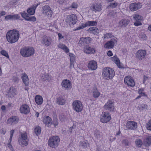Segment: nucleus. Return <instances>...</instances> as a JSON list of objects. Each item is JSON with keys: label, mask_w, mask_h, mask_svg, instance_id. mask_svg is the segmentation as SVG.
Instances as JSON below:
<instances>
[{"label": "nucleus", "mask_w": 151, "mask_h": 151, "mask_svg": "<svg viewBox=\"0 0 151 151\" xmlns=\"http://www.w3.org/2000/svg\"><path fill=\"white\" fill-rule=\"evenodd\" d=\"M104 108L106 110L114 112L115 111L114 102L111 100L109 101L104 105Z\"/></svg>", "instance_id": "10"}, {"label": "nucleus", "mask_w": 151, "mask_h": 151, "mask_svg": "<svg viewBox=\"0 0 151 151\" xmlns=\"http://www.w3.org/2000/svg\"><path fill=\"white\" fill-rule=\"evenodd\" d=\"M40 4V3H38L37 5H34L33 7L28 9L27 12L28 13L31 15H33L35 12V9L37 6Z\"/></svg>", "instance_id": "30"}, {"label": "nucleus", "mask_w": 151, "mask_h": 151, "mask_svg": "<svg viewBox=\"0 0 151 151\" xmlns=\"http://www.w3.org/2000/svg\"><path fill=\"white\" fill-rule=\"evenodd\" d=\"M52 124L54 125L55 127L57 126L58 124V119L56 118L54 119Z\"/></svg>", "instance_id": "48"}, {"label": "nucleus", "mask_w": 151, "mask_h": 151, "mask_svg": "<svg viewBox=\"0 0 151 151\" xmlns=\"http://www.w3.org/2000/svg\"><path fill=\"white\" fill-rule=\"evenodd\" d=\"M134 25L136 26H138L142 24L139 21H137L134 23Z\"/></svg>", "instance_id": "58"}, {"label": "nucleus", "mask_w": 151, "mask_h": 151, "mask_svg": "<svg viewBox=\"0 0 151 151\" xmlns=\"http://www.w3.org/2000/svg\"><path fill=\"white\" fill-rule=\"evenodd\" d=\"M1 53L2 55L5 56L7 58H9V56L8 53L4 50H2L1 51Z\"/></svg>", "instance_id": "47"}, {"label": "nucleus", "mask_w": 151, "mask_h": 151, "mask_svg": "<svg viewBox=\"0 0 151 151\" xmlns=\"http://www.w3.org/2000/svg\"><path fill=\"white\" fill-rule=\"evenodd\" d=\"M100 93L97 89H94L93 92V96L95 98H98L99 96Z\"/></svg>", "instance_id": "38"}, {"label": "nucleus", "mask_w": 151, "mask_h": 151, "mask_svg": "<svg viewBox=\"0 0 151 151\" xmlns=\"http://www.w3.org/2000/svg\"><path fill=\"white\" fill-rule=\"evenodd\" d=\"M123 142L125 146H128L129 145V142L127 139H124L123 140Z\"/></svg>", "instance_id": "54"}, {"label": "nucleus", "mask_w": 151, "mask_h": 151, "mask_svg": "<svg viewBox=\"0 0 151 151\" xmlns=\"http://www.w3.org/2000/svg\"><path fill=\"white\" fill-rule=\"evenodd\" d=\"M102 6L100 4L95 3L91 7V9L95 12H99L102 10Z\"/></svg>", "instance_id": "19"}, {"label": "nucleus", "mask_w": 151, "mask_h": 151, "mask_svg": "<svg viewBox=\"0 0 151 151\" xmlns=\"http://www.w3.org/2000/svg\"><path fill=\"white\" fill-rule=\"evenodd\" d=\"M133 18L136 21H140L142 20V17L141 15L138 14H135Z\"/></svg>", "instance_id": "39"}, {"label": "nucleus", "mask_w": 151, "mask_h": 151, "mask_svg": "<svg viewBox=\"0 0 151 151\" xmlns=\"http://www.w3.org/2000/svg\"><path fill=\"white\" fill-rule=\"evenodd\" d=\"M21 113L27 114L29 112V109L28 105L24 104L22 105L20 109Z\"/></svg>", "instance_id": "26"}, {"label": "nucleus", "mask_w": 151, "mask_h": 151, "mask_svg": "<svg viewBox=\"0 0 151 151\" xmlns=\"http://www.w3.org/2000/svg\"><path fill=\"white\" fill-rule=\"evenodd\" d=\"M9 94L11 95L12 96H14L16 94V91L15 88H11L9 91Z\"/></svg>", "instance_id": "41"}, {"label": "nucleus", "mask_w": 151, "mask_h": 151, "mask_svg": "<svg viewBox=\"0 0 151 151\" xmlns=\"http://www.w3.org/2000/svg\"><path fill=\"white\" fill-rule=\"evenodd\" d=\"M147 105L146 104H142L141 105V107L142 108V110H143V109H145L147 107Z\"/></svg>", "instance_id": "64"}, {"label": "nucleus", "mask_w": 151, "mask_h": 151, "mask_svg": "<svg viewBox=\"0 0 151 151\" xmlns=\"http://www.w3.org/2000/svg\"><path fill=\"white\" fill-rule=\"evenodd\" d=\"M143 90L142 89H140L138 91L139 93L140 94L141 96H143L145 94L144 93L142 92Z\"/></svg>", "instance_id": "56"}, {"label": "nucleus", "mask_w": 151, "mask_h": 151, "mask_svg": "<svg viewBox=\"0 0 151 151\" xmlns=\"http://www.w3.org/2000/svg\"><path fill=\"white\" fill-rule=\"evenodd\" d=\"M146 54V51L145 50H139L136 53V58L139 60H141L145 57Z\"/></svg>", "instance_id": "11"}, {"label": "nucleus", "mask_w": 151, "mask_h": 151, "mask_svg": "<svg viewBox=\"0 0 151 151\" xmlns=\"http://www.w3.org/2000/svg\"><path fill=\"white\" fill-rule=\"evenodd\" d=\"M85 25H86L85 24H82V26L78 27L77 28V29L79 30L81 29H83L84 27H86V26H85Z\"/></svg>", "instance_id": "57"}, {"label": "nucleus", "mask_w": 151, "mask_h": 151, "mask_svg": "<svg viewBox=\"0 0 151 151\" xmlns=\"http://www.w3.org/2000/svg\"><path fill=\"white\" fill-rule=\"evenodd\" d=\"M117 41L115 39H112L111 40L108 42L105 45L106 48L109 49L112 48L115 44L116 43Z\"/></svg>", "instance_id": "23"}, {"label": "nucleus", "mask_w": 151, "mask_h": 151, "mask_svg": "<svg viewBox=\"0 0 151 151\" xmlns=\"http://www.w3.org/2000/svg\"><path fill=\"white\" fill-rule=\"evenodd\" d=\"M20 53L22 56L27 57L33 55L35 50L32 47H25L21 49Z\"/></svg>", "instance_id": "3"}, {"label": "nucleus", "mask_w": 151, "mask_h": 151, "mask_svg": "<svg viewBox=\"0 0 151 151\" xmlns=\"http://www.w3.org/2000/svg\"><path fill=\"white\" fill-rule=\"evenodd\" d=\"M19 36V32L14 29L10 30L7 33L6 37L8 42L13 43L17 41Z\"/></svg>", "instance_id": "1"}, {"label": "nucleus", "mask_w": 151, "mask_h": 151, "mask_svg": "<svg viewBox=\"0 0 151 151\" xmlns=\"http://www.w3.org/2000/svg\"><path fill=\"white\" fill-rule=\"evenodd\" d=\"M43 13L44 15L47 16L48 17H51L52 12L51 10L50 7L47 5H45L43 7Z\"/></svg>", "instance_id": "12"}, {"label": "nucleus", "mask_w": 151, "mask_h": 151, "mask_svg": "<svg viewBox=\"0 0 151 151\" xmlns=\"http://www.w3.org/2000/svg\"><path fill=\"white\" fill-rule=\"evenodd\" d=\"M71 7L73 8H76L77 7V4L76 3H73L71 5Z\"/></svg>", "instance_id": "55"}, {"label": "nucleus", "mask_w": 151, "mask_h": 151, "mask_svg": "<svg viewBox=\"0 0 151 151\" xmlns=\"http://www.w3.org/2000/svg\"><path fill=\"white\" fill-rule=\"evenodd\" d=\"M147 129L151 130V120H150L147 124Z\"/></svg>", "instance_id": "49"}, {"label": "nucleus", "mask_w": 151, "mask_h": 151, "mask_svg": "<svg viewBox=\"0 0 151 151\" xmlns=\"http://www.w3.org/2000/svg\"><path fill=\"white\" fill-rule=\"evenodd\" d=\"M58 36L59 37V40H60L63 38V36L61 34L58 33Z\"/></svg>", "instance_id": "62"}, {"label": "nucleus", "mask_w": 151, "mask_h": 151, "mask_svg": "<svg viewBox=\"0 0 151 151\" xmlns=\"http://www.w3.org/2000/svg\"><path fill=\"white\" fill-rule=\"evenodd\" d=\"M101 121L103 123H106L109 122L111 119V117L109 113L103 112L100 117Z\"/></svg>", "instance_id": "9"}, {"label": "nucleus", "mask_w": 151, "mask_h": 151, "mask_svg": "<svg viewBox=\"0 0 151 151\" xmlns=\"http://www.w3.org/2000/svg\"><path fill=\"white\" fill-rule=\"evenodd\" d=\"M19 119L16 116H12L9 118L7 120L8 124H15L17 123L19 121Z\"/></svg>", "instance_id": "25"}, {"label": "nucleus", "mask_w": 151, "mask_h": 151, "mask_svg": "<svg viewBox=\"0 0 151 151\" xmlns=\"http://www.w3.org/2000/svg\"><path fill=\"white\" fill-rule=\"evenodd\" d=\"M95 136L97 138H99L100 137L101 135L99 132H98L94 134Z\"/></svg>", "instance_id": "60"}, {"label": "nucleus", "mask_w": 151, "mask_h": 151, "mask_svg": "<svg viewBox=\"0 0 151 151\" xmlns=\"http://www.w3.org/2000/svg\"><path fill=\"white\" fill-rule=\"evenodd\" d=\"M85 26H95L97 24V22L95 21H88L85 23Z\"/></svg>", "instance_id": "37"}, {"label": "nucleus", "mask_w": 151, "mask_h": 151, "mask_svg": "<svg viewBox=\"0 0 151 151\" xmlns=\"http://www.w3.org/2000/svg\"><path fill=\"white\" fill-rule=\"evenodd\" d=\"M113 55L111 51H109L107 52V55L109 56H111Z\"/></svg>", "instance_id": "63"}, {"label": "nucleus", "mask_w": 151, "mask_h": 151, "mask_svg": "<svg viewBox=\"0 0 151 151\" xmlns=\"http://www.w3.org/2000/svg\"><path fill=\"white\" fill-rule=\"evenodd\" d=\"M127 128L132 129L135 130L137 128V123L134 121H129L127 122L126 125Z\"/></svg>", "instance_id": "16"}, {"label": "nucleus", "mask_w": 151, "mask_h": 151, "mask_svg": "<svg viewBox=\"0 0 151 151\" xmlns=\"http://www.w3.org/2000/svg\"><path fill=\"white\" fill-rule=\"evenodd\" d=\"M43 122L45 124V126L47 127L50 126L52 123V119L49 116H45L43 119Z\"/></svg>", "instance_id": "27"}, {"label": "nucleus", "mask_w": 151, "mask_h": 151, "mask_svg": "<svg viewBox=\"0 0 151 151\" xmlns=\"http://www.w3.org/2000/svg\"><path fill=\"white\" fill-rule=\"evenodd\" d=\"M22 79L25 85L27 86L29 84V80L27 76L26 73H24L23 74V76L22 77Z\"/></svg>", "instance_id": "32"}, {"label": "nucleus", "mask_w": 151, "mask_h": 151, "mask_svg": "<svg viewBox=\"0 0 151 151\" xmlns=\"http://www.w3.org/2000/svg\"><path fill=\"white\" fill-rule=\"evenodd\" d=\"M60 139L57 136L52 137L48 141L49 145L52 148L57 147L59 143Z\"/></svg>", "instance_id": "4"}, {"label": "nucleus", "mask_w": 151, "mask_h": 151, "mask_svg": "<svg viewBox=\"0 0 151 151\" xmlns=\"http://www.w3.org/2000/svg\"><path fill=\"white\" fill-rule=\"evenodd\" d=\"M11 142L9 141V143L7 144V146L11 150H12L13 149V148L12 145L11 144Z\"/></svg>", "instance_id": "59"}, {"label": "nucleus", "mask_w": 151, "mask_h": 151, "mask_svg": "<svg viewBox=\"0 0 151 151\" xmlns=\"http://www.w3.org/2000/svg\"><path fill=\"white\" fill-rule=\"evenodd\" d=\"M135 143L136 145L139 147H140L142 144V141L141 139H136L135 141Z\"/></svg>", "instance_id": "44"}, {"label": "nucleus", "mask_w": 151, "mask_h": 151, "mask_svg": "<svg viewBox=\"0 0 151 151\" xmlns=\"http://www.w3.org/2000/svg\"><path fill=\"white\" fill-rule=\"evenodd\" d=\"M77 17L74 14L69 15L67 16L66 19V22L70 25H73L77 22Z\"/></svg>", "instance_id": "7"}, {"label": "nucleus", "mask_w": 151, "mask_h": 151, "mask_svg": "<svg viewBox=\"0 0 151 151\" xmlns=\"http://www.w3.org/2000/svg\"><path fill=\"white\" fill-rule=\"evenodd\" d=\"M80 145L84 148L87 147L88 146V144L87 141L80 142Z\"/></svg>", "instance_id": "42"}, {"label": "nucleus", "mask_w": 151, "mask_h": 151, "mask_svg": "<svg viewBox=\"0 0 151 151\" xmlns=\"http://www.w3.org/2000/svg\"><path fill=\"white\" fill-rule=\"evenodd\" d=\"M41 132V129L40 127H38L35 128V132L37 135L39 134Z\"/></svg>", "instance_id": "43"}, {"label": "nucleus", "mask_w": 151, "mask_h": 151, "mask_svg": "<svg viewBox=\"0 0 151 151\" xmlns=\"http://www.w3.org/2000/svg\"><path fill=\"white\" fill-rule=\"evenodd\" d=\"M57 2L60 4H62L65 2V0H57Z\"/></svg>", "instance_id": "53"}, {"label": "nucleus", "mask_w": 151, "mask_h": 151, "mask_svg": "<svg viewBox=\"0 0 151 151\" xmlns=\"http://www.w3.org/2000/svg\"><path fill=\"white\" fill-rule=\"evenodd\" d=\"M62 86L63 87L67 90L70 89L71 88V82L67 79L64 80L62 81Z\"/></svg>", "instance_id": "17"}, {"label": "nucleus", "mask_w": 151, "mask_h": 151, "mask_svg": "<svg viewBox=\"0 0 151 151\" xmlns=\"http://www.w3.org/2000/svg\"><path fill=\"white\" fill-rule=\"evenodd\" d=\"M83 51L87 54H94L96 52V50L94 48L87 45L84 47Z\"/></svg>", "instance_id": "21"}, {"label": "nucleus", "mask_w": 151, "mask_h": 151, "mask_svg": "<svg viewBox=\"0 0 151 151\" xmlns=\"http://www.w3.org/2000/svg\"><path fill=\"white\" fill-rule=\"evenodd\" d=\"M21 137L19 138L18 141L20 145L26 146L27 145V134L26 133L21 134Z\"/></svg>", "instance_id": "8"}, {"label": "nucleus", "mask_w": 151, "mask_h": 151, "mask_svg": "<svg viewBox=\"0 0 151 151\" xmlns=\"http://www.w3.org/2000/svg\"><path fill=\"white\" fill-rule=\"evenodd\" d=\"M89 32L92 33L94 34H99V29L95 27H91L88 29Z\"/></svg>", "instance_id": "33"}, {"label": "nucleus", "mask_w": 151, "mask_h": 151, "mask_svg": "<svg viewBox=\"0 0 151 151\" xmlns=\"http://www.w3.org/2000/svg\"><path fill=\"white\" fill-rule=\"evenodd\" d=\"M139 37L142 40H144L147 39V37L145 34H141L139 35Z\"/></svg>", "instance_id": "45"}, {"label": "nucleus", "mask_w": 151, "mask_h": 151, "mask_svg": "<svg viewBox=\"0 0 151 151\" xmlns=\"http://www.w3.org/2000/svg\"><path fill=\"white\" fill-rule=\"evenodd\" d=\"M69 55L70 57V62H74L75 59L74 55L73 54L69 53Z\"/></svg>", "instance_id": "50"}, {"label": "nucleus", "mask_w": 151, "mask_h": 151, "mask_svg": "<svg viewBox=\"0 0 151 151\" xmlns=\"http://www.w3.org/2000/svg\"><path fill=\"white\" fill-rule=\"evenodd\" d=\"M52 42V40L50 37L46 36H43L42 38V42L46 46H49Z\"/></svg>", "instance_id": "13"}, {"label": "nucleus", "mask_w": 151, "mask_h": 151, "mask_svg": "<svg viewBox=\"0 0 151 151\" xmlns=\"http://www.w3.org/2000/svg\"><path fill=\"white\" fill-rule=\"evenodd\" d=\"M41 79L43 81H50L52 79V76L48 73H45L42 75L41 77Z\"/></svg>", "instance_id": "29"}, {"label": "nucleus", "mask_w": 151, "mask_h": 151, "mask_svg": "<svg viewBox=\"0 0 151 151\" xmlns=\"http://www.w3.org/2000/svg\"><path fill=\"white\" fill-rule=\"evenodd\" d=\"M19 78L17 76H14L13 78V81L16 83H17L19 81Z\"/></svg>", "instance_id": "52"}, {"label": "nucleus", "mask_w": 151, "mask_h": 151, "mask_svg": "<svg viewBox=\"0 0 151 151\" xmlns=\"http://www.w3.org/2000/svg\"><path fill=\"white\" fill-rule=\"evenodd\" d=\"M58 47L63 50L66 53L69 52V49L65 45L60 44L58 45Z\"/></svg>", "instance_id": "36"}, {"label": "nucleus", "mask_w": 151, "mask_h": 151, "mask_svg": "<svg viewBox=\"0 0 151 151\" xmlns=\"http://www.w3.org/2000/svg\"><path fill=\"white\" fill-rule=\"evenodd\" d=\"M111 59L117 65L119 68H124L122 64L120 63L119 59L117 58L116 55L114 56L113 57L111 58Z\"/></svg>", "instance_id": "22"}, {"label": "nucleus", "mask_w": 151, "mask_h": 151, "mask_svg": "<svg viewBox=\"0 0 151 151\" xmlns=\"http://www.w3.org/2000/svg\"><path fill=\"white\" fill-rule=\"evenodd\" d=\"M22 17L26 20L28 21L35 22L36 21V18L35 17H29L28 14L26 12L21 13Z\"/></svg>", "instance_id": "18"}, {"label": "nucleus", "mask_w": 151, "mask_h": 151, "mask_svg": "<svg viewBox=\"0 0 151 151\" xmlns=\"http://www.w3.org/2000/svg\"><path fill=\"white\" fill-rule=\"evenodd\" d=\"M129 22L130 21L127 19H122L119 22L118 27L121 28L126 27Z\"/></svg>", "instance_id": "24"}, {"label": "nucleus", "mask_w": 151, "mask_h": 151, "mask_svg": "<svg viewBox=\"0 0 151 151\" xmlns=\"http://www.w3.org/2000/svg\"><path fill=\"white\" fill-rule=\"evenodd\" d=\"M112 34L110 33H107L105 34L103 37L104 39L105 38H109L111 37Z\"/></svg>", "instance_id": "46"}, {"label": "nucleus", "mask_w": 151, "mask_h": 151, "mask_svg": "<svg viewBox=\"0 0 151 151\" xmlns=\"http://www.w3.org/2000/svg\"><path fill=\"white\" fill-rule=\"evenodd\" d=\"M88 67L89 69L95 70L96 69L97 67V63L94 60H91L89 62Z\"/></svg>", "instance_id": "20"}, {"label": "nucleus", "mask_w": 151, "mask_h": 151, "mask_svg": "<svg viewBox=\"0 0 151 151\" xmlns=\"http://www.w3.org/2000/svg\"><path fill=\"white\" fill-rule=\"evenodd\" d=\"M124 82L128 86L133 87L135 85V83L134 80L129 76H127L125 78Z\"/></svg>", "instance_id": "14"}, {"label": "nucleus", "mask_w": 151, "mask_h": 151, "mask_svg": "<svg viewBox=\"0 0 151 151\" xmlns=\"http://www.w3.org/2000/svg\"><path fill=\"white\" fill-rule=\"evenodd\" d=\"M72 105L74 110L77 112H81L83 109L82 104L79 101H75L73 102Z\"/></svg>", "instance_id": "5"}, {"label": "nucleus", "mask_w": 151, "mask_h": 151, "mask_svg": "<svg viewBox=\"0 0 151 151\" xmlns=\"http://www.w3.org/2000/svg\"><path fill=\"white\" fill-rule=\"evenodd\" d=\"M19 16L17 14L12 15L10 14L5 16V19L6 20H7L9 19L16 20L19 19Z\"/></svg>", "instance_id": "28"}, {"label": "nucleus", "mask_w": 151, "mask_h": 151, "mask_svg": "<svg viewBox=\"0 0 151 151\" xmlns=\"http://www.w3.org/2000/svg\"><path fill=\"white\" fill-rule=\"evenodd\" d=\"M65 100L63 98L59 97L57 99V103L59 105H63L65 102Z\"/></svg>", "instance_id": "35"}, {"label": "nucleus", "mask_w": 151, "mask_h": 151, "mask_svg": "<svg viewBox=\"0 0 151 151\" xmlns=\"http://www.w3.org/2000/svg\"><path fill=\"white\" fill-rule=\"evenodd\" d=\"M36 103L38 105L41 104L43 101V98L41 96L37 95L36 96L35 98Z\"/></svg>", "instance_id": "31"}, {"label": "nucleus", "mask_w": 151, "mask_h": 151, "mask_svg": "<svg viewBox=\"0 0 151 151\" xmlns=\"http://www.w3.org/2000/svg\"><path fill=\"white\" fill-rule=\"evenodd\" d=\"M91 40L92 39L89 37H82L79 41L78 44L80 47H85L87 45L90 43Z\"/></svg>", "instance_id": "6"}, {"label": "nucleus", "mask_w": 151, "mask_h": 151, "mask_svg": "<svg viewBox=\"0 0 151 151\" xmlns=\"http://www.w3.org/2000/svg\"><path fill=\"white\" fill-rule=\"evenodd\" d=\"M114 71L111 68L106 67L103 70L102 75L106 79H112L114 76Z\"/></svg>", "instance_id": "2"}, {"label": "nucleus", "mask_w": 151, "mask_h": 151, "mask_svg": "<svg viewBox=\"0 0 151 151\" xmlns=\"http://www.w3.org/2000/svg\"><path fill=\"white\" fill-rule=\"evenodd\" d=\"M14 129L11 130L10 131V138L9 139V142H11L12 137L14 133Z\"/></svg>", "instance_id": "51"}, {"label": "nucleus", "mask_w": 151, "mask_h": 151, "mask_svg": "<svg viewBox=\"0 0 151 151\" xmlns=\"http://www.w3.org/2000/svg\"><path fill=\"white\" fill-rule=\"evenodd\" d=\"M73 62H70L69 67L70 69H72V68H74Z\"/></svg>", "instance_id": "61"}, {"label": "nucleus", "mask_w": 151, "mask_h": 151, "mask_svg": "<svg viewBox=\"0 0 151 151\" xmlns=\"http://www.w3.org/2000/svg\"><path fill=\"white\" fill-rule=\"evenodd\" d=\"M142 6V4L140 3H133L130 5L129 9L132 11H134L140 8Z\"/></svg>", "instance_id": "15"}, {"label": "nucleus", "mask_w": 151, "mask_h": 151, "mask_svg": "<svg viewBox=\"0 0 151 151\" xmlns=\"http://www.w3.org/2000/svg\"><path fill=\"white\" fill-rule=\"evenodd\" d=\"M118 5V3L116 2L114 3H111L108 6V8H111L112 9L115 8Z\"/></svg>", "instance_id": "40"}, {"label": "nucleus", "mask_w": 151, "mask_h": 151, "mask_svg": "<svg viewBox=\"0 0 151 151\" xmlns=\"http://www.w3.org/2000/svg\"><path fill=\"white\" fill-rule=\"evenodd\" d=\"M144 144L146 146H149L151 145V136L147 137L144 141Z\"/></svg>", "instance_id": "34"}]
</instances>
